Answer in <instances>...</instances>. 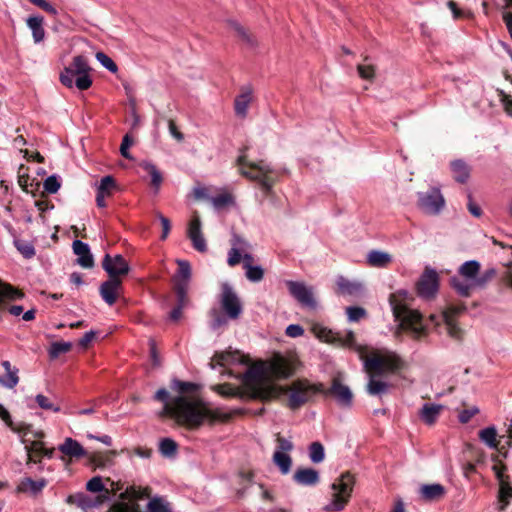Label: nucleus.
Masks as SVG:
<instances>
[{"label": "nucleus", "instance_id": "obj_17", "mask_svg": "<svg viewBox=\"0 0 512 512\" xmlns=\"http://www.w3.org/2000/svg\"><path fill=\"white\" fill-rule=\"evenodd\" d=\"M230 242L232 247L228 252L227 262L229 266L233 267L239 264L241 259L243 260L244 254H249L248 250L250 245L244 238L236 233L232 234Z\"/></svg>", "mask_w": 512, "mask_h": 512}, {"label": "nucleus", "instance_id": "obj_19", "mask_svg": "<svg viewBox=\"0 0 512 512\" xmlns=\"http://www.w3.org/2000/svg\"><path fill=\"white\" fill-rule=\"evenodd\" d=\"M463 310V306H452L443 312L440 317L447 334L452 338L459 339L461 337V329L455 322L454 316L460 314Z\"/></svg>", "mask_w": 512, "mask_h": 512}, {"label": "nucleus", "instance_id": "obj_33", "mask_svg": "<svg viewBox=\"0 0 512 512\" xmlns=\"http://www.w3.org/2000/svg\"><path fill=\"white\" fill-rule=\"evenodd\" d=\"M497 429L494 425L485 427L478 432V437L489 449H498Z\"/></svg>", "mask_w": 512, "mask_h": 512}, {"label": "nucleus", "instance_id": "obj_64", "mask_svg": "<svg viewBox=\"0 0 512 512\" xmlns=\"http://www.w3.org/2000/svg\"><path fill=\"white\" fill-rule=\"evenodd\" d=\"M358 73L362 79L371 80L374 77V68L371 65H358Z\"/></svg>", "mask_w": 512, "mask_h": 512}, {"label": "nucleus", "instance_id": "obj_31", "mask_svg": "<svg viewBox=\"0 0 512 512\" xmlns=\"http://www.w3.org/2000/svg\"><path fill=\"white\" fill-rule=\"evenodd\" d=\"M252 100V91L246 88L238 95L234 102L235 113L237 116L244 118L247 115L248 107Z\"/></svg>", "mask_w": 512, "mask_h": 512}, {"label": "nucleus", "instance_id": "obj_2", "mask_svg": "<svg viewBox=\"0 0 512 512\" xmlns=\"http://www.w3.org/2000/svg\"><path fill=\"white\" fill-rule=\"evenodd\" d=\"M293 375L291 363L276 356L267 365L248 366L242 376V384L252 398L266 399L272 394L271 381L287 379Z\"/></svg>", "mask_w": 512, "mask_h": 512}, {"label": "nucleus", "instance_id": "obj_24", "mask_svg": "<svg viewBox=\"0 0 512 512\" xmlns=\"http://www.w3.org/2000/svg\"><path fill=\"white\" fill-rule=\"evenodd\" d=\"M1 365L5 370V374L0 375V385L7 389H13L19 383V370L17 367L12 366L8 360L2 361Z\"/></svg>", "mask_w": 512, "mask_h": 512}, {"label": "nucleus", "instance_id": "obj_43", "mask_svg": "<svg viewBox=\"0 0 512 512\" xmlns=\"http://www.w3.org/2000/svg\"><path fill=\"white\" fill-rule=\"evenodd\" d=\"M309 458L313 463H321L325 458V449L320 442H312L308 447Z\"/></svg>", "mask_w": 512, "mask_h": 512}, {"label": "nucleus", "instance_id": "obj_59", "mask_svg": "<svg viewBox=\"0 0 512 512\" xmlns=\"http://www.w3.org/2000/svg\"><path fill=\"white\" fill-rule=\"evenodd\" d=\"M478 412L479 409L476 406H473L469 409H464L459 413L458 419L463 424L468 423L471 420V418Z\"/></svg>", "mask_w": 512, "mask_h": 512}, {"label": "nucleus", "instance_id": "obj_40", "mask_svg": "<svg viewBox=\"0 0 512 512\" xmlns=\"http://www.w3.org/2000/svg\"><path fill=\"white\" fill-rule=\"evenodd\" d=\"M22 297V293L8 284H0V310L7 300H15Z\"/></svg>", "mask_w": 512, "mask_h": 512}, {"label": "nucleus", "instance_id": "obj_48", "mask_svg": "<svg viewBox=\"0 0 512 512\" xmlns=\"http://www.w3.org/2000/svg\"><path fill=\"white\" fill-rule=\"evenodd\" d=\"M15 246L17 250L23 255L26 259H31L35 255V248L32 243L28 241L18 240L15 241Z\"/></svg>", "mask_w": 512, "mask_h": 512}, {"label": "nucleus", "instance_id": "obj_3", "mask_svg": "<svg viewBox=\"0 0 512 512\" xmlns=\"http://www.w3.org/2000/svg\"><path fill=\"white\" fill-rule=\"evenodd\" d=\"M403 360L395 352L387 351L383 355H375L364 359L363 365L368 375L366 391L371 396H382L389 391L390 385L376 376L394 373L403 367Z\"/></svg>", "mask_w": 512, "mask_h": 512}, {"label": "nucleus", "instance_id": "obj_62", "mask_svg": "<svg viewBox=\"0 0 512 512\" xmlns=\"http://www.w3.org/2000/svg\"><path fill=\"white\" fill-rule=\"evenodd\" d=\"M157 218L159 219V221H160V223L162 225L161 239L165 240L168 237L170 229H171L170 221H169V219L167 217H165L161 213H157Z\"/></svg>", "mask_w": 512, "mask_h": 512}, {"label": "nucleus", "instance_id": "obj_38", "mask_svg": "<svg viewBox=\"0 0 512 512\" xmlns=\"http://www.w3.org/2000/svg\"><path fill=\"white\" fill-rule=\"evenodd\" d=\"M142 167L150 175L151 185L155 188V193H158L159 188L163 181L161 172L157 169V167L154 164L150 162H144L142 164Z\"/></svg>", "mask_w": 512, "mask_h": 512}, {"label": "nucleus", "instance_id": "obj_41", "mask_svg": "<svg viewBox=\"0 0 512 512\" xmlns=\"http://www.w3.org/2000/svg\"><path fill=\"white\" fill-rule=\"evenodd\" d=\"M115 187L116 183L114 178L110 175H107L104 176L97 185V193L102 194L105 197H109L112 195Z\"/></svg>", "mask_w": 512, "mask_h": 512}, {"label": "nucleus", "instance_id": "obj_28", "mask_svg": "<svg viewBox=\"0 0 512 512\" xmlns=\"http://www.w3.org/2000/svg\"><path fill=\"white\" fill-rule=\"evenodd\" d=\"M419 494L425 501H434L445 495V488L438 483L424 484L419 488Z\"/></svg>", "mask_w": 512, "mask_h": 512}, {"label": "nucleus", "instance_id": "obj_57", "mask_svg": "<svg viewBox=\"0 0 512 512\" xmlns=\"http://www.w3.org/2000/svg\"><path fill=\"white\" fill-rule=\"evenodd\" d=\"M214 390L225 397H233L238 394V390L229 384H221L214 387Z\"/></svg>", "mask_w": 512, "mask_h": 512}, {"label": "nucleus", "instance_id": "obj_13", "mask_svg": "<svg viewBox=\"0 0 512 512\" xmlns=\"http://www.w3.org/2000/svg\"><path fill=\"white\" fill-rule=\"evenodd\" d=\"M438 274L434 269H426L417 283L418 294L423 298H431L438 291Z\"/></svg>", "mask_w": 512, "mask_h": 512}, {"label": "nucleus", "instance_id": "obj_30", "mask_svg": "<svg viewBox=\"0 0 512 512\" xmlns=\"http://www.w3.org/2000/svg\"><path fill=\"white\" fill-rule=\"evenodd\" d=\"M442 409V405L425 403L419 412V416L423 422L431 425L435 423Z\"/></svg>", "mask_w": 512, "mask_h": 512}, {"label": "nucleus", "instance_id": "obj_61", "mask_svg": "<svg viewBox=\"0 0 512 512\" xmlns=\"http://www.w3.org/2000/svg\"><path fill=\"white\" fill-rule=\"evenodd\" d=\"M132 143H133V141H132L131 137L128 134H126L123 137L122 143L120 146V153L126 159H131V155L128 150L131 147Z\"/></svg>", "mask_w": 512, "mask_h": 512}, {"label": "nucleus", "instance_id": "obj_44", "mask_svg": "<svg viewBox=\"0 0 512 512\" xmlns=\"http://www.w3.org/2000/svg\"><path fill=\"white\" fill-rule=\"evenodd\" d=\"M71 347H72V344L70 342H64V341L53 342L49 349V356H50V358L55 359V358L59 357L61 354H64V353H67L68 351H70Z\"/></svg>", "mask_w": 512, "mask_h": 512}, {"label": "nucleus", "instance_id": "obj_9", "mask_svg": "<svg viewBox=\"0 0 512 512\" xmlns=\"http://www.w3.org/2000/svg\"><path fill=\"white\" fill-rule=\"evenodd\" d=\"M446 201L440 187L434 186L427 191L417 192V207L425 214L436 216L445 208Z\"/></svg>", "mask_w": 512, "mask_h": 512}, {"label": "nucleus", "instance_id": "obj_37", "mask_svg": "<svg viewBox=\"0 0 512 512\" xmlns=\"http://www.w3.org/2000/svg\"><path fill=\"white\" fill-rule=\"evenodd\" d=\"M273 462L279 468L282 474L286 475L290 472L292 466V459L288 453L275 451L273 454Z\"/></svg>", "mask_w": 512, "mask_h": 512}, {"label": "nucleus", "instance_id": "obj_4", "mask_svg": "<svg viewBox=\"0 0 512 512\" xmlns=\"http://www.w3.org/2000/svg\"><path fill=\"white\" fill-rule=\"evenodd\" d=\"M411 295L406 290H398L389 296V303L393 315L399 321L402 329L409 331L415 338L420 337L426 331V322L422 314L408 306Z\"/></svg>", "mask_w": 512, "mask_h": 512}, {"label": "nucleus", "instance_id": "obj_29", "mask_svg": "<svg viewBox=\"0 0 512 512\" xmlns=\"http://www.w3.org/2000/svg\"><path fill=\"white\" fill-rule=\"evenodd\" d=\"M392 262V256L384 251L372 250L367 254V263L371 267L385 268Z\"/></svg>", "mask_w": 512, "mask_h": 512}, {"label": "nucleus", "instance_id": "obj_1", "mask_svg": "<svg viewBox=\"0 0 512 512\" xmlns=\"http://www.w3.org/2000/svg\"><path fill=\"white\" fill-rule=\"evenodd\" d=\"M154 399L164 403L163 415H169L178 423L190 428L199 427L205 420L212 421L218 418L216 411L201 399L178 396L171 404L168 403L169 392L165 388L158 389Z\"/></svg>", "mask_w": 512, "mask_h": 512}, {"label": "nucleus", "instance_id": "obj_52", "mask_svg": "<svg viewBox=\"0 0 512 512\" xmlns=\"http://www.w3.org/2000/svg\"><path fill=\"white\" fill-rule=\"evenodd\" d=\"M35 401L39 405V407L44 409V410H50V411H53V412H59L60 411V407L58 405H55L54 403H52L51 400L47 396H44L42 394H38L35 397Z\"/></svg>", "mask_w": 512, "mask_h": 512}, {"label": "nucleus", "instance_id": "obj_46", "mask_svg": "<svg viewBox=\"0 0 512 512\" xmlns=\"http://www.w3.org/2000/svg\"><path fill=\"white\" fill-rule=\"evenodd\" d=\"M312 332L321 341L333 342L334 332L324 326L316 324L312 327Z\"/></svg>", "mask_w": 512, "mask_h": 512}, {"label": "nucleus", "instance_id": "obj_34", "mask_svg": "<svg viewBox=\"0 0 512 512\" xmlns=\"http://www.w3.org/2000/svg\"><path fill=\"white\" fill-rule=\"evenodd\" d=\"M451 171L454 179L459 183H465L470 175L468 165L462 160H455L451 162Z\"/></svg>", "mask_w": 512, "mask_h": 512}, {"label": "nucleus", "instance_id": "obj_6", "mask_svg": "<svg viewBox=\"0 0 512 512\" xmlns=\"http://www.w3.org/2000/svg\"><path fill=\"white\" fill-rule=\"evenodd\" d=\"M240 173L251 179L258 181L262 190L269 194L272 190L275 182V171L265 161L260 160L258 162L248 161L246 155V148L241 151L237 159Z\"/></svg>", "mask_w": 512, "mask_h": 512}, {"label": "nucleus", "instance_id": "obj_63", "mask_svg": "<svg viewBox=\"0 0 512 512\" xmlns=\"http://www.w3.org/2000/svg\"><path fill=\"white\" fill-rule=\"evenodd\" d=\"M285 333L291 338L300 337L304 334V329L298 324H290L287 326Z\"/></svg>", "mask_w": 512, "mask_h": 512}, {"label": "nucleus", "instance_id": "obj_11", "mask_svg": "<svg viewBox=\"0 0 512 512\" xmlns=\"http://www.w3.org/2000/svg\"><path fill=\"white\" fill-rule=\"evenodd\" d=\"M323 392V385H310L303 381L293 383L288 397V405L295 410L304 405L310 396V393Z\"/></svg>", "mask_w": 512, "mask_h": 512}, {"label": "nucleus", "instance_id": "obj_15", "mask_svg": "<svg viewBox=\"0 0 512 512\" xmlns=\"http://www.w3.org/2000/svg\"><path fill=\"white\" fill-rule=\"evenodd\" d=\"M178 270L175 275V292L180 298L186 297L191 278V265L187 260H177Z\"/></svg>", "mask_w": 512, "mask_h": 512}, {"label": "nucleus", "instance_id": "obj_26", "mask_svg": "<svg viewBox=\"0 0 512 512\" xmlns=\"http://www.w3.org/2000/svg\"><path fill=\"white\" fill-rule=\"evenodd\" d=\"M59 451L66 456L81 458L86 455V451L83 446L73 438H66L64 442L59 445Z\"/></svg>", "mask_w": 512, "mask_h": 512}, {"label": "nucleus", "instance_id": "obj_51", "mask_svg": "<svg viewBox=\"0 0 512 512\" xmlns=\"http://www.w3.org/2000/svg\"><path fill=\"white\" fill-rule=\"evenodd\" d=\"M44 190L50 194H55L61 187L60 178L56 175L48 176L43 183Z\"/></svg>", "mask_w": 512, "mask_h": 512}, {"label": "nucleus", "instance_id": "obj_53", "mask_svg": "<svg viewBox=\"0 0 512 512\" xmlns=\"http://www.w3.org/2000/svg\"><path fill=\"white\" fill-rule=\"evenodd\" d=\"M495 274V269H487L480 276H476V278L474 279V285L479 288L485 287L486 284L492 280Z\"/></svg>", "mask_w": 512, "mask_h": 512}, {"label": "nucleus", "instance_id": "obj_23", "mask_svg": "<svg viewBox=\"0 0 512 512\" xmlns=\"http://www.w3.org/2000/svg\"><path fill=\"white\" fill-rule=\"evenodd\" d=\"M72 247L74 253L78 256V264L83 268H92L94 260L89 245L81 240H75Z\"/></svg>", "mask_w": 512, "mask_h": 512}, {"label": "nucleus", "instance_id": "obj_20", "mask_svg": "<svg viewBox=\"0 0 512 512\" xmlns=\"http://www.w3.org/2000/svg\"><path fill=\"white\" fill-rule=\"evenodd\" d=\"M333 342L339 343L341 346L354 350L359 354L360 358L364 361L366 347L356 342L355 334L353 331L345 330L343 332L334 333Z\"/></svg>", "mask_w": 512, "mask_h": 512}, {"label": "nucleus", "instance_id": "obj_5", "mask_svg": "<svg viewBox=\"0 0 512 512\" xmlns=\"http://www.w3.org/2000/svg\"><path fill=\"white\" fill-rule=\"evenodd\" d=\"M219 303L225 315L217 309L211 311L210 327L214 331L226 327L229 319L237 320L243 312L240 298L229 283L225 282L221 285Z\"/></svg>", "mask_w": 512, "mask_h": 512}, {"label": "nucleus", "instance_id": "obj_18", "mask_svg": "<svg viewBox=\"0 0 512 512\" xmlns=\"http://www.w3.org/2000/svg\"><path fill=\"white\" fill-rule=\"evenodd\" d=\"M201 220L197 214H194L189 222L187 236L192 242L195 250L203 253L207 250L206 240L201 231Z\"/></svg>", "mask_w": 512, "mask_h": 512}, {"label": "nucleus", "instance_id": "obj_45", "mask_svg": "<svg viewBox=\"0 0 512 512\" xmlns=\"http://www.w3.org/2000/svg\"><path fill=\"white\" fill-rule=\"evenodd\" d=\"M159 451L165 457H171L175 455L177 451V444L171 438H164L159 443Z\"/></svg>", "mask_w": 512, "mask_h": 512}, {"label": "nucleus", "instance_id": "obj_32", "mask_svg": "<svg viewBox=\"0 0 512 512\" xmlns=\"http://www.w3.org/2000/svg\"><path fill=\"white\" fill-rule=\"evenodd\" d=\"M450 284L453 289L463 297L470 296L471 290L476 287L474 281L459 276H453L450 279Z\"/></svg>", "mask_w": 512, "mask_h": 512}, {"label": "nucleus", "instance_id": "obj_36", "mask_svg": "<svg viewBox=\"0 0 512 512\" xmlns=\"http://www.w3.org/2000/svg\"><path fill=\"white\" fill-rule=\"evenodd\" d=\"M480 270V263L476 260H469L464 262L458 269L461 277L474 281Z\"/></svg>", "mask_w": 512, "mask_h": 512}, {"label": "nucleus", "instance_id": "obj_27", "mask_svg": "<svg viewBox=\"0 0 512 512\" xmlns=\"http://www.w3.org/2000/svg\"><path fill=\"white\" fill-rule=\"evenodd\" d=\"M28 28L32 32L33 41L36 44L41 43L45 39V30L43 27L44 18L42 16H30L26 20Z\"/></svg>", "mask_w": 512, "mask_h": 512}, {"label": "nucleus", "instance_id": "obj_42", "mask_svg": "<svg viewBox=\"0 0 512 512\" xmlns=\"http://www.w3.org/2000/svg\"><path fill=\"white\" fill-rule=\"evenodd\" d=\"M498 499L501 502L500 510H504L512 499V486L508 481L499 484Z\"/></svg>", "mask_w": 512, "mask_h": 512}, {"label": "nucleus", "instance_id": "obj_10", "mask_svg": "<svg viewBox=\"0 0 512 512\" xmlns=\"http://www.w3.org/2000/svg\"><path fill=\"white\" fill-rule=\"evenodd\" d=\"M212 362L226 368L229 375L239 378L241 381L243 374L234 371L233 368L237 366H248L247 357L238 350H227L216 353Z\"/></svg>", "mask_w": 512, "mask_h": 512}, {"label": "nucleus", "instance_id": "obj_58", "mask_svg": "<svg viewBox=\"0 0 512 512\" xmlns=\"http://www.w3.org/2000/svg\"><path fill=\"white\" fill-rule=\"evenodd\" d=\"M28 1L53 16H56L58 14L57 9L46 0H28Z\"/></svg>", "mask_w": 512, "mask_h": 512}, {"label": "nucleus", "instance_id": "obj_55", "mask_svg": "<svg viewBox=\"0 0 512 512\" xmlns=\"http://www.w3.org/2000/svg\"><path fill=\"white\" fill-rule=\"evenodd\" d=\"M186 304H187V296L183 297V298H180L179 296H177V306L175 308H173L172 311L170 312V315H169L170 319L173 321L179 320L182 315V310L186 306Z\"/></svg>", "mask_w": 512, "mask_h": 512}, {"label": "nucleus", "instance_id": "obj_16", "mask_svg": "<svg viewBox=\"0 0 512 512\" xmlns=\"http://www.w3.org/2000/svg\"><path fill=\"white\" fill-rule=\"evenodd\" d=\"M325 395L331 394L334 396L337 404L344 408H349L352 405L353 394L347 385L340 382L339 379L334 378L331 387L322 392Z\"/></svg>", "mask_w": 512, "mask_h": 512}, {"label": "nucleus", "instance_id": "obj_7", "mask_svg": "<svg viewBox=\"0 0 512 512\" xmlns=\"http://www.w3.org/2000/svg\"><path fill=\"white\" fill-rule=\"evenodd\" d=\"M90 70L87 58L77 55L60 73V82L67 88L76 86L79 90H87L92 85Z\"/></svg>", "mask_w": 512, "mask_h": 512}, {"label": "nucleus", "instance_id": "obj_21", "mask_svg": "<svg viewBox=\"0 0 512 512\" xmlns=\"http://www.w3.org/2000/svg\"><path fill=\"white\" fill-rule=\"evenodd\" d=\"M121 285L119 278H109L100 285L99 292L105 303L111 306L116 302Z\"/></svg>", "mask_w": 512, "mask_h": 512}, {"label": "nucleus", "instance_id": "obj_60", "mask_svg": "<svg viewBox=\"0 0 512 512\" xmlns=\"http://www.w3.org/2000/svg\"><path fill=\"white\" fill-rule=\"evenodd\" d=\"M293 443L284 437L277 438V449L276 451H281L282 453H288L293 450Z\"/></svg>", "mask_w": 512, "mask_h": 512}, {"label": "nucleus", "instance_id": "obj_54", "mask_svg": "<svg viewBox=\"0 0 512 512\" xmlns=\"http://www.w3.org/2000/svg\"><path fill=\"white\" fill-rule=\"evenodd\" d=\"M346 314L350 322H357L366 315V311L362 307L350 306L347 307Z\"/></svg>", "mask_w": 512, "mask_h": 512}, {"label": "nucleus", "instance_id": "obj_14", "mask_svg": "<svg viewBox=\"0 0 512 512\" xmlns=\"http://www.w3.org/2000/svg\"><path fill=\"white\" fill-rule=\"evenodd\" d=\"M102 267L110 278H119V276L127 275L130 270L127 261L120 254L113 257L106 254L102 260Z\"/></svg>", "mask_w": 512, "mask_h": 512}, {"label": "nucleus", "instance_id": "obj_35", "mask_svg": "<svg viewBox=\"0 0 512 512\" xmlns=\"http://www.w3.org/2000/svg\"><path fill=\"white\" fill-rule=\"evenodd\" d=\"M46 484L47 481L45 479L33 480L32 478L27 477L21 481L17 490L19 492H25L29 490L32 494L36 495L42 491Z\"/></svg>", "mask_w": 512, "mask_h": 512}, {"label": "nucleus", "instance_id": "obj_47", "mask_svg": "<svg viewBox=\"0 0 512 512\" xmlns=\"http://www.w3.org/2000/svg\"><path fill=\"white\" fill-rule=\"evenodd\" d=\"M337 285L342 292L347 294H354L360 289L359 284L351 282L343 276L338 277Z\"/></svg>", "mask_w": 512, "mask_h": 512}, {"label": "nucleus", "instance_id": "obj_12", "mask_svg": "<svg viewBox=\"0 0 512 512\" xmlns=\"http://www.w3.org/2000/svg\"><path fill=\"white\" fill-rule=\"evenodd\" d=\"M286 285L289 293L303 306L309 308L316 307V301L313 297L311 288L306 286L303 282L287 280Z\"/></svg>", "mask_w": 512, "mask_h": 512}, {"label": "nucleus", "instance_id": "obj_22", "mask_svg": "<svg viewBox=\"0 0 512 512\" xmlns=\"http://www.w3.org/2000/svg\"><path fill=\"white\" fill-rule=\"evenodd\" d=\"M293 481L301 486H316L320 482V474L314 468H298L293 475Z\"/></svg>", "mask_w": 512, "mask_h": 512}, {"label": "nucleus", "instance_id": "obj_25", "mask_svg": "<svg viewBox=\"0 0 512 512\" xmlns=\"http://www.w3.org/2000/svg\"><path fill=\"white\" fill-rule=\"evenodd\" d=\"M253 257L251 254L243 255V268L245 276L251 282H259L263 279L264 270L259 265H252Z\"/></svg>", "mask_w": 512, "mask_h": 512}, {"label": "nucleus", "instance_id": "obj_50", "mask_svg": "<svg viewBox=\"0 0 512 512\" xmlns=\"http://www.w3.org/2000/svg\"><path fill=\"white\" fill-rule=\"evenodd\" d=\"M96 59L104 68H106L111 73H116L118 71L116 63L104 52H97Z\"/></svg>", "mask_w": 512, "mask_h": 512}, {"label": "nucleus", "instance_id": "obj_39", "mask_svg": "<svg viewBox=\"0 0 512 512\" xmlns=\"http://www.w3.org/2000/svg\"><path fill=\"white\" fill-rule=\"evenodd\" d=\"M147 512H172L170 504L163 497L155 496L147 504Z\"/></svg>", "mask_w": 512, "mask_h": 512}, {"label": "nucleus", "instance_id": "obj_8", "mask_svg": "<svg viewBox=\"0 0 512 512\" xmlns=\"http://www.w3.org/2000/svg\"><path fill=\"white\" fill-rule=\"evenodd\" d=\"M354 478L345 473L337 478L331 485L333 491L331 501L324 507L327 512L342 511L348 503L354 487Z\"/></svg>", "mask_w": 512, "mask_h": 512}, {"label": "nucleus", "instance_id": "obj_56", "mask_svg": "<svg viewBox=\"0 0 512 512\" xmlns=\"http://www.w3.org/2000/svg\"><path fill=\"white\" fill-rule=\"evenodd\" d=\"M86 489L93 493H98L104 490V484L102 482V478L100 476H95L91 478L87 484Z\"/></svg>", "mask_w": 512, "mask_h": 512}, {"label": "nucleus", "instance_id": "obj_49", "mask_svg": "<svg viewBox=\"0 0 512 512\" xmlns=\"http://www.w3.org/2000/svg\"><path fill=\"white\" fill-rule=\"evenodd\" d=\"M211 203L216 210H221L229 204L233 203V198L228 193H223L211 198Z\"/></svg>", "mask_w": 512, "mask_h": 512}]
</instances>
